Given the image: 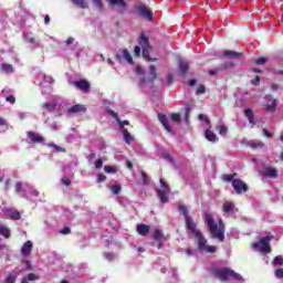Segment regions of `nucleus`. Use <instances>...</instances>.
I'll return each instance as SVG.
<instances>
[{
  "label": "nucleus",
  "instance_id": "nucleus-1",
  "mask_svg": "<svg viewBox=\"0 0 283 283\" xmlns=\"http://www.w3.org/2000/svg\"><path fill=\"white\" fill-rule=\"evenodd\" d=\"M179 211L185 216L188 234L197 240L199 251H201V253H216V245H207V239L202 235V232L196 228V222L187 213V207L180 206Z\"/></svg>",
  "mask_w": 283,
  "mask_h": 283
},
{
  "label": "nucleus",
  "instance_id": "nucleus-2",
  "mask_svg": "<svg viewBox=\"0 0 283 283\" xmlns=\"http://www.w3.org/2000/svg\"><path fill=\"white\" fill-rule=\"evenodd\" d=\"M213 274L221 282L244 283V277L240 273H238L229 268L214 269Z\"/></svg>",
  "mask_w": 283,
  "mask_h": 283
},
{
  "label": "nucleus",
  "instance_id": "nucleus-3",
  "mask_svg": "<svg viewBox=\"0 0 283 283\" xmlns=\"http://www.w3.org/2000/svg\"><path fill=\"white\" fill-rule=\"evenodd\" d=\"M205 222L210 231V235L216 240H219V242H224V223H222V220L216 222V220H213V216L207 213Z\"/></svg>",
  "mask_w": 283,
  "mask_h": 283
},
{
  "label": "nucleus",
  "instance_id": "nucleus-4",
  "mask_svg": "<svg viewBox=\"0 0 283 283\" xmlns=\"http://www.w3.org/2000/svg\"><path fill=\"white\" fill-rule=\"evenodd\" d=\"M140 46H135L134 56H140V51L143 52V57L146 61H156V59L149 57V53L151 52V44H149V38L145 36V34H140L139 41Z\"/></svg>",
  "mask_w": 283,
  "mask_h": 283
},
{
  "label": "nucleus",
  "instance_id": "nucleus-5",
  "mask_svg": "<svg viewBox=\"0 0 283 283\" xmlns=\"http://www.w3.org/2000/svg\"><path fill=\"white\" fill-rule=\"evenodd\" d=\"M271 240H273V237H263L259 242L252 243V248L254 251H259V253L266 255L268 253H271Z\"/></svg>",
  "mask_w": 283,
  "mask_h": 283
},
{
  "label": "nucleus",
  "instance_id": "nucleus-6",
  "mask_svg": "<svg viewBox=\"0 0 283 283\" xmlns=\"http://www.w3.org/2000/svg\"><path fill=\"white\" fill-rule=\"evenodd\" d=\"M198 118H199V120H203L202 126L206 129L205 136H206L207 140H209L210 143H217L218 136L216 135V133H213L211 130V120H209V118L203 114H199Z\"/></svg>",
  "mask_w": 283,
  "mask_h": 283
},
{
  "label": "nucleus",
  "instance_id": "nucleus-7",
  "mask_svg": "<svg viewBox=\"0 0 283 283\" xmlns=\"http://www.w3.org/2000/svg\"><path fill=\"white\" fill-rule=\"evenodd\" d=\"M262 107L266 113H273L277 108V99L273 95H265L263 98Z\"/></svg>",
  "mask_w": 283,
  "mask_h": 283
},
{
  "label": "nucleus",
  "instance_id": "nucleus-8",
  "mask_svg": "<svg viewBox=\"0 0 283 283\" xmlns=\"http://www.w3.org/2000/svg\"><path fill=\"white\" fill-rule=\"evenodd\" d=\"M160 189H157V195L159 200L163 203H167L169 202V198L167 197V193H169V186H167V182H165V180L160 179Z\"/></svg>",
  "mask_w": 283,
  "mask_h": 283
},
{
  "label": "nucleus",
  "instance_id": "nucleus-9",
  "mask_svg": "<svg viewBox=\"0 0 283 283\" xmlns=\"http://www.w3.org/2000/svg\"><path fill=\"white\" fill-rule=\"evenodd\" d=\"M260 174L261 176H264V178H277L280 171H277V168L269 164H263V169L260 171Z\"/></svg>",
  "mask_w": 283,
  "mask_h": 283
},
{
  "label": "nucleus",
  "instance_id": "nucleus-10",
  "mask_svg": "<svg viewBox=\"0 0 283 283\" xmlns=\"http://www.w3.org/2000/svg\"><path fill=\"white\" fill-rule=\"evenodd\" d=\"M135 12L140 17V19H145L146 21H151V19H154V13L146 6L137 7Z\"/></svg>",
  "mask_w": 283,
  "mask_h": 283
},
{
  "label": "nucleus",
  "instance_id": "nucleus-11",
  "mask_svg": "<svg viewBox=\"0 0 283 283\" xmlns=\"http://www.w3.org/2000/svg\"><path fill=\"white\" fill-rule=\"evenodd\" d=\"M156 66L155 65H150L149 67V77L148 80H146L145 77H143L139 81V87H145L147 84L149 83H154V81H156Z\"/></svg>",
  "mask_w": 283,
  "mask_h": 283
},
{
  "label": "nucleus",
  "instance_id": "nucleus-12",
  "mask_svg": "<svg viewBox=\"0 0 283 283\" xmlns=\"http://www.w3.org/2000/svg\"><path fill=\"white\" fill-rule=\"evenodd\" d=\"M116 59L119 63H123V61H126V63H134V57H132V53L127 49L122 50L117 55Z\"/></svg>",
  "mask_w": 283,
  "mask_h": 283
},
{
  "label": "nucleus",
  "instance_id": "nucleus-13",
  "mask_svg": "<svg viewBox=\"0 0 283 283\" xmlns=\"http://www.w3.org/2000/svg\"><path fill=\"white\" fill-rule=\"evenodd\" d=\"M39 85L41 87H48V85H52L54 83V80L52 76L46 75L45 73H39L38 74Z\"/></svg>",
  "mask_w": 283,
  "mask_h": 283
},
{
  "label": "nucleus",
  "instance_id": "nucleus-14",
  "mask_svg": "<svg viewBox=\"0 0 283 283\" xmlns=\"http://www.w3.org/2000/svg\"><path fill=\"white\" fill-rule=\"evenodd\" d=\"M2 211L9 220H21V212L17 211L14 208H4Z\"/></svg>",
  "mask_w": 283,
  "mask_h": 283
},
{
  "label": "nucleus",
  "instance_id": "nucleus-15",
  "mask_svg": "<svg viewBox=\"0 0 283 283\" xmlns=\"http://www.w3.org/2000/svg\"><path fill=\"white\" fill-rule=\"evenodd\" d=\"M232 187L237 193H242V191H247V184L242 181L241 179H234L232 180Z\"/></svg>",
  "mask_w": 283,
  "mask_h": 283
},
{
  "label": "nucleus",
  "instance_id": "nucleus-16",
  "mask_svg": "<svg viewBox=\"0 0 283 283\" xmlns=\"http://www.w3.org/2000/svg\"><path fill=\"white\" fill-rule=\"evenodd\" d=\"M28 138L31 140V143H38L40 145H43V143H45V137H43L39 133L29 132L28 133Z\"/></svg>",
  "mask_w": 283,
  "mask_h": 283
},
{
  "label": "nucleus",
  "instance_id": "nucleus-17",
  "mask_svg": "<svg viewBox=\"0 0 283 283\" xmlns=\"http://www.w3.org/2000/svg\"><path fill=\"white\" fill-rule=\"evenodd\" d=\"M73 85L77 87V90H81V92L87 93L90 92L91 84L86 80H80L73 82Z\"/></svg>",
  "mask_w": 283,
  "mask_h": 283
},
{
  "label": "nucleus",
  "instance_id": "nucleus-18",
  "mask_svg": "<svg viewBox=\"0 0 283 283\" xmlns=\"http://www.w3.org/2000/svg\"><path fill=\"white\" fill-rule=\"evenodd\" d=\"M109 6H116L119 12H125L127 10V2L124 0H107Z\"/></svg>",
  "mask_w": 283,
  "mask_h": 283
},
{
  "label": "nucleus",
  "instance_id": "nucleus-19",
  "mask_svg": "<svg viewBox=\"0 0 283 283\" xmlns=\"http://www.w3.org/2000/svg\"><path fill=\"white\" fill-rule=\"evenodd\" d=\"M107 113L109 114V116H113V118H115L122 129H125V125H129V120H120V118L118 117V113L112 109H108Z\"/></svg>",
  "mask_w": 283,
  "mask_h": 283
},
{
  "label": "nucleus",
  "instance_id": "nucleus-20",
  "mask_svg": "<svg viewBox=\"0 0 283 283\" xmlns=\"http://www.w3.org/2000/svg\"><path fill=\"white\" fill-rule=\"evenodd\" d=\"M32 241L24 242V244L21 248V255H23V258H28V255L32 253Z\"/></svg>",
  "mask_w": 283,
  "mask_h": 283
},
{
  "label": "nucleus",
  "instance_id": "nucleus-21",
  "mask_svg": "<svg viewBox=\"0 0 283 283\" xmlns=\"http://www.w3.org/2000/svg\"><path fill=\"white\" fill-rule=\"evenodd\" d=\"M158 120L161 123V125L166 129V132L171 134V126H169V123L167 122V115L159 113Z\"/></svg>",
  "mask_w": 283,
  "mask_h": 283
},
{
  "label": "nucleus",
  "instance_id": "nucleus-22",
  "mask_svg": "<svg viewBox=\"0 0 283 283\" xmlns=\"http://www.w3.org/2000/svg\"><path fill=\"white\" fill-rule=\"evenodd\" d=\"M85 112V106L81 104H76L67 109L69 114H81Z\"/></svg>",
  "mask_w": 283,
  "mask_h": 283
},
{
  "label": "nucleus",
  "instance_id": "nucleus-23",
  "mask_svg": "<svg viewBox=\"0 0 283 283\" xmlns=\"http://www.w3.org/2000/svg\"><path fill=\"white\" fill-rule=\"evenodd\" d=\"M244 112L251 127H255V116L253 114V111L251 108H247Z\"/></svg>",
  "mask_w": 283,
  "mask_h": 283
},
{
  "label": "nucleus",
  "instance_id": "nucleus-24",
  "mask_svg": "<svg viewBox=\"0 0 283 283\" xmlns=\"http://www.w3.org/2000/svg\"><path fill=\"white\" fill-rule=\"evenodd\" d=\"M248 147H251V149H262V147H264V143L258 139H252L248 142Z\"/></svg>",
  "mask_w": 283,
  "mask_h": 283
},
{
  "label": "nucleus",
  "instance_id": "nucleus-25",
  "mask_svg": "<svg viewBox=\"0 0 283 283\" xmlns=\"http://www.w3.org/2000/svg\"><path fill=\"white\" fill-rule=\"evenodd\" d=\"M154 240H156L159 243L163 242V240H165V234L163 233V230L155 229V231H154ZM159 249H160V244H159Z\"/></svg>",
  "mask_w": 283,
  "mask_h": 283
},
{
  "label": "nucleus",
  "instance_id": "nucleus-26",
  "mask_svg": "<svg viewBox=\"0 0 283 283\" xmlns=\"http://www.w3.org/2000/svg\"><path fill=\"white\" fill-rule=\"evenodd\" d=\"M73 6H76L77 8H82L83 10L90 8V4L85 0H71Z\"/></svg>",
  "mask_w": 283,
  "mask_h": 283
},
{
  "label": "nucleus",
  "instance_id": "nucleus-27",
  "mask_svg": "<svg viewBox=\"0 0 283 283\" xmlns=\"http://www.w3.org/2000/svg\"><path fill=\"white\" fill-rule=\"evenodd\" d=\"M149 229L150 228L147 224H137V233H139V235H147Z\"/></svg>",
  "mask_w": 283,
  "mask_h": 283
},
{
  "label": "nucleus",
  "instance_id": "nucleus-28",
  "mask_svg": "<svg viewBox=\"0 0 283 283\" xmlns=\"http://www.w3.org/2000/svg\"><path fill=\"white\" fill-rule=\"evenodd\" d=\"M223 56H227L228 59H239V56H242V53L227 50L223 52Z\"/></svg>",
  "mask_w": 283,
  "mask_h": 283
},
{
  "label": "nucleus",
  "instance_id": "nucleus-29",
  "mask_svg": "<svg viewBox=\"0 0 283 283\" xmlns=\"http://www.w3.org/2000/svg\"><path fill=\"white\" fill-rule=\"evenodd\" d=\"M28 189H29V187L23 186V184H21V182L15 184L17 193H21L22 196H25V191H28Z\"/></svg>",
  "mask_w": 283,
  "mask_h": 283
},
{
  "label": "nucleus",
  "instance_id": "nucleus-30",
  "mask_svg": "<svg viewBox=\"0 0 283 283\" xmlns=\"http://www.w3.org/2000/svg\"><path fill=\"white\" fill-rule=\"evenodd\" d=\"M179 72L185 76L189 72V64L185 61H179Z\"/></svg>",
  "mask_w": 283,
  "mask_h": 283
},
{
  "label": "nucleus",
  "instance_id": "nucleus-31",
  "mask_svg": "<svg viewBox=\"0 0 283 283\" xmlns=\"http://www.w3.org/2000/svg\"><path fill=\"white\" fill-rule=\"evenodd\" d=\"M42 107L46 109V112H52V109L56 108V101L44 103Z\"/></svg>",
  "mask_w": 283,
  "mask_h": 283
},
{
  "label": "nucleus",
  "instance_id": "nucleus-32",
  "mask_svg": "<svg viewBox=\"0 0 283 283\" xmlns=\"http://www.w3.org/2000/svg\"><path fill=\"white\" fill-rule=\"evenodd\" d=\"M1 70L4 74H12V72H14L12 64H1Z\"/></svg>",
  "mask_w": 283,
  "mask_h": 283
},
{
  "label": "nucleus",
  "instance_id": "nucleus-33",
  "mask_svg": "<svg viewBox=\"0 0 283 283\" xmlns=\"http://www.w3.org/2000/svg\"><path fill=\"white\" fill-rule=\"evenodd\" d=\"M23 38H24V41H27V43H31L32 45H36V40H34V35H32V33H24Z\"/></svg>",
  "mask_w": 283,
  "mask_h": 283
},
{
  "label": "nucleus",
  "instance_id": "nucleus-34",
  "mask_svg": "<svg viewBox=\"0 0 283 283\" xmlns=\"http://www.w3.org/2000/svg\"><path fill=\"white\" fill-rule=\"evenodd\" d=\"M0 235H3L7 239L10 238V228L0 226Z\"/></svg>",
  "mask_w": 283,
  "mask_h": 283
},
{
  "label": "nucleus",
  "instance_id": "nucleus-35",
  "mask_svg": "<svg viewBox=\"0 0 283 283\" xmlns=\"http://www.w3.org/2000/svg\"><path fill=\"white\" fill-rule=\"evenodd\" d=\"M123 134H124V140L125 143H132V140H134V137L132 136V134L129 132H127V129H123Z\"/></svg>",
  "mask_w": 283,
  "mask_h": 283
},
{
  "label": "nucleus",
  "instance_id": "nucleus-36",
  "mask_svg": "<svg viewBox=\"0 0 283 283\" xmlns=\"http://www.w3.org/2000/svg\"><path fill=\"white\" fill-rule=\"evenodd\" d=\"M48 147H52L59 154H65V148H63V147H61V146H59L56 144H48Z\"/></svg>",
  "mask_w": 283,
  "mask_h": 283
},
{
  "label": "nucleus",
  "instance_id": "nucleus-37",
  "mask_svg": "<svg viewBox=\"0 0 283 283\" xmlns=\"http://www.w3.org/2000/svg\"><path fill=\"white\" fill-rule=\"evenodd\" d=\"M223 211L224 213H231L233 211V202H226L223 205Z\"/></svg>",
  "mask_w": 283,
  "mask_h": 283
},
{
  "label": "nucleus",
  "instance_id": "nucleus-38",
  "mask_svg": "<svg viewBox=\"0 0 283 283\" xmlns=\"http://www.w3.org/2000/svg\"><path fill=\"white\" fill-rule=\"evenodd\" d=\"M111 191L114 193V196H118V193L122 191L120 185H113L111 187Z\"/></svg>",
  "mask_w": 283,
  "mask_h": 283
},
{
  "label": "nucleus",
  "instance_id": "nucleus-39",
  "mask_svg": "<svg viewBox=\"0 0 283 283\" xmlns=\"http://www.w3.org/2000/svg\"><path fill=\"white\" fill-rule=\"evenodd\" d=\"M273 264L275 266H282L283 264V256L282 255H277L274 260H273Z\"/></svg>",
  "mask_w": 283,
  "mask_h": 283
},
{
  "label": "nucleus",
  "instance_id": "nucleus-40",
  "mask_svg": "<svg viewBox=\"0 0 283 283\" xmlns=\"http://www.w3.org/2000/svg\"><path fill=\"white\" fill-rule=\"evenodd\" d=\"M17 282V274H9L6 279V283H15Z\"/></svg>",
  "mask_w": 283,
  "mask_h": 283
},
{
  "label": "nucleus",
  "instance_id": "nucleus-41",
  "mask_svg": "<svg viewBox=\"0 0 283 283\" xmlns=\"http://www.w3.org/2000/svg\"><path fill=\"white\" fill-rule=\"evenodd\" d=\"M217 129H219L220 136H227V132H228L227 126L220 125L217 127Z\"/></svg>",
  "mask_w": 283,
  "mask_h": 283
},
{
  "label": "nucleus",
  "instance_id": "nucleus-42",
  "mask_svg": "<svg viewBox=\"0 0 283 283\" xmlns=\"http://www.w3.org/2000/svg\"><path fill=\"white\" fill-rule=\"evenodd\" d=\"M104 171L106 174H116V167H113V166H105L104 167Z\"/></svg>",
  "mask_w": 283,
  "mask_h": 283
},
{
  "label": "nucleus",
  "instance_id": "nucleus-43",
  "mask_svg": "<svg viewBox=\"0 0 283 283\" xmlns=\"http://www.w3.org/2000/svg\"><path fill=\"white\" fill-rule=\"evenodd\" d=\"M223 70H231V67H235L233 62H226L222 64Z\"/></svg>",
  "mask_w": 283,
  "mask_h": 283
},
{
  "label": "nucleus",
  "instance_id": "nucleus-44",
  "mask_svg": "<svg viewBox=\"0 0 283 283\" xmlns=\"http://www.w3.org/2000/svg\"><path fill=\"white\" fill-rule=\"evenodd\" d=\"M104 258H106V260H108V262H112L113 260H116V254H114V253H105Z\"/></svg>",
  "mask_w": 283,
  "mask_h": 283
},
{
  "label": "nucleus",
  "instance_id": "nucleus-45",
  "mask_svg": "<svg viewBox=\"0 0 283 283\" xmlns=\"http://www.w3.org/2000/svg\"><path fill=\"white\" fill-rule=\"evenodd\" d=\"M93 6L97 7L98 10H103V1L102 0H93Z\"/></svg>",
  "mask_w": 283,
  "mask_h": 283
},
{
  "label": "nucleus",
  "instance_id": "nucleus-46",
  "mask_svg": "<svg viewBox=\"0 0 283 283\" xmlns=\"http://www.w3.org/2000/svg\"><path fill=\"white\" fill-rule=\"evenodd\" d=\"M60 233H62V235H69V233H72V229H70V227H65L60 230Z\"/></svg>",
  "mask_w": 283,
  "mask_h": 283
},
{
  "label": "nucleus",
  "instance_id": "nucleus-47",
  "mask_svg": "<svg viewBox=\"0 0 283 283\" xmlns=\"http://www.w3.org/2000/svg\"><path fill=\"white\" fill-rule=\"evenodd\" d=\"M275 277H277V280H283V269H277L275 271Z\"/></svg>",
  "mask_w": 283,
  "mask_h": 283
},
{
  "label": "nucleus",
  "instance_id": "nucleus-48",
  "mask_svg": "<svg viewBox=\"0 0 283 283\" xmlns=\"http://www.w3.org/2000/svg\"><path fill=\"white\" fill-rule=\"evenodd\" d=\"M103 158H99L95 161V168L96 169H103Z\"/></svg>",
  "mask_w": 283,
  "mask_h": 283
},
{
  "label": "nucleus",
  "instance_id": "nucleus-49",
  "mask_svg": "<svg viewBox=\"0 0 283 283\" xmlns=\"http://www.w3.org/2000/svg\"><path fill=\"white\" fill-rule=\"evenodd\" d=\"M24 280H28V282H34V280H36V275L34 273H30L24 277Z\"/></svg>",
  "mask_w": 283,
  "mask_h": 283
},
{
  "label": "nucleus",
  "instance_id": "nucleus-50",
  "mask_svg": "<svg viewBox=\"0 0 283 283\" xmlns=\"http://www.w3.org/2000/svg\"><path fill=\"white\" fill-rule=\"evenodd\" d=\"M266 57H259L255 63L256 65H264V63H266Z\"/></svg>",
  "mask_w": 283,
  "mask_h": 283
},
{
  "label": "nucleus",
  "instance_id": "nucleus-51",
  "mask_svg": "<svg viewBox=\"0 0 283 283\" xmlns=\"http://www.w3.org/2000/svg\"><path fill=\"white\" fill-rule=\"evenodd\" d=\"M171 120H172L174 123H179V120H180V114H172V115H171Z\"/></svg>",
  "mask_w": 283,
  "mask_h": 283
},
{
  "label": "nucleus",
  "instance_id": "nucleus-52",
  "mask_svg": "<svg viewBox=\"0 0 283 283\" xmlns=\"http://www.w3.org/2000/svg\"><path fill=\"white\" fill-rule=\"evenodd\" d=\"M62 184H64L65 187H70L72 185V181L69 178L64 177L62 178Z\"/></svg>",
  "mask_w": 283,
  "mask_h": 283
},
{
  "label": "nucleus",
  "instance_id": "nucleus-53",
  "mask_svg": "<svg viewBox=\"0 0 283 283\" xmlns=\"http://www.w3.org/2000/svg\"><path fill=\"white\" fill-rule=\"evenodd\" d=\"M107 177L105 175H97V182H105Z\"/></svg>",
  "mask_w": 283,
  "mask_h": 283
},
{
  "label": "nucleus",
  "instance_id": "nucleus-54",
  "mask_svg": "<svg viewBox=\"0 0 283 283\" xmlns=\"http://www.w3.org/2000/svg\"><path fill=\"white\" fill-rule=\"evenodd\" d=\"M263 136H265V138H273V134H271V132L266 130V128H263Z\"/></svg>",
  "mask_w": 283,
  "mask_h": 283
},
{
  "label": "nucleus",
  "instance_id": "nucleus-55",
  "mask_svg": "<svg viewBox=\"0 0 283 283\" xmlns=\"http://www.w3.org/2000/svg\"><path fill=\"white\" fill-rule=\"evenodd\" d=\"M205 92H206L205 85H199L197 87V94H205Z\"/></svg>",
  "mask_w": 283,
  "mask_h": 283
},
{
  "label": "nucleus",
  "instance_id": "nucleus-56",
  "mask_svg": "<svg viewBox=\"0 0 283 283\" xmlns=\"http://www.w3.org/2000/svg\"><path fill=\"white\" fill-rule=\"evenodd\" d=\"M223 180H224L226 182H231V180H233V175H224V176H223Z\"/></svg>",
  "mask_w": 283,
  "mask_h": 283
},
{
  "label": "nucleus",
  "instance_id": "nucleus-57",
  "mask_svg": "<svg viewBox=\"0 0 283 283\" xmlns=\"http://www.w3.org/2000/svg\"><path fill=\"white\" fill-rule=\"evenodd\" d=\"M15 101H17V98L13 95H10L7 97V102L11 103L12 105H14Z\"/></svg>",
  "mask_w": 283,
  "mask_h": 283
},
{
  "label": "nucleus",
  "instance_id": "nucleus-58",
  "mask_svg": "<svg viewBox=\"0 0 283 283\" xmlns=\"http://www.w3.org/2000/svg\"><path fill=\"white\" fill-rule=\"evenodd\" d=\"M164 159H165V160H168V163H174V158H172L171 155H169V154H165V155H164Z\"/></svg>",
  "mask_w": 283,
  "mask_h": 283
},
{
  "label": "nucleus",
  "instance_id": "nucleus-59",
  "mask_svg": "<svg viewBox=\"0 0 283 283\" xmlns=\"http://www.w3.org/2000/svg\"><path fill=\"white\" fill-rule=\"evenodd\" d=\"M50 128L52 129V132H56V130H59V124L52 123V124L50 125Z\"/></svg>",
  "mask_w": 283,
  "mask_h": 283
},
{
  "label": "nucleus",
  "instance_id": "nucleus-60",
  "mask_svg": "<svg viewBox=\"0 0 283 283\" xmlns=\"http://www.w3.org/2000/svg\"><path fill=\"white\" fill-rule=\"evenodd\" d=\"M0 127H6V129H8V123L2 117H0Z\"/></svg>",
  "mask_w": 283,
  "mask_h": 283
},
{
  "label": "nucleus",
  "instance_id": "nucleus-61",
  "mask_svg": "<svg viewBox=\"0 0 283 283\" xmlns=\"http://www.w3.org/2000/svg\"><path fill=\"white\" fill-rule=\"evenodd\" d=\"M218 72H220L219 69L210 70V71H209V75H210V76H216V74H218Z\"/></svg>",
  "mask_w": 283,
  "mask_h": 283
},
{
  "label": "nucleus",
  "instance_id": "nucleus-62",
  "mask_svg": "<svg viewBox=\"0 0 283 283\" xmlns=\"http://www.w3.org/2000/svg\"><path fill=\"white\" fill-rule=\"evenodd\" d=\"M195 254H196L195 251H192L190 249L186 250V255H188V258H191V255H195Z\"/></svg>",
  "mask_w": 283,
  "mask_h": 283
},
{
  "label": "nucleus",
  "instance_id": "nucleus-63",
  "mask_svg": "<svg viewBox=\"0 0 283 283\" xmlns=\"http://www.w3.org/2000/svg\"><path fill=\"white\" fill-rule=\"evenodd\" d=\"M260 84V76H256L254 80H252V85H259Z\"/></svg>",
  "mask_w": 283,
  "mask_h": 283
},
{
  "label": "nucleus",
  "instance_id": "nucleus-64",
  "mask_svg": "<svg viewBox=\"0 0 283 283\" xmlns=\"http://www.w3.org/2000/svg\"><path fill=\"white\" fill-rule=\"evenodd\" d=\"M136 72H137L138 74H145V70H143V67H140V66H137V67H136Z\"/></svg>",
  "mask_w": 283,
  "mask_h": 283
}]
</instances>
